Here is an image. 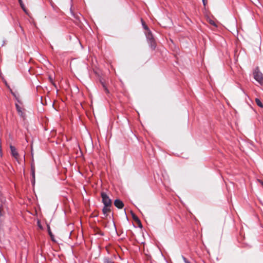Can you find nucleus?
I'll return each instance as SVG.
<instances>
[{"mask_svg": "<svg viewBox=\"0 0 263 263\" xmlns=\"http://www.w3.org/2000/svg\"><path fill=\"white\" fill-rule=\"evenodd\" d=\"M183 260L184 261L185 263H191L185 257H183Z\"/></svg>", "mask_w": 263, "mask_h": 263, "instance_id": "dca6fc26", "label": "nucleus"}, {"mask_svg": "<svg viewBox=\"0 0 263 263\" xmlns=\"http://www.w3.org/2000/svg\"><path fill=\"white\" fill-rule=\"evenodd\" d=\"M132 214V217H133V219H134V220L137 223V224H138L139 227L142 228V223H141L140 220H139V219L138 218V217L135 214H134L133 213Z\"/></svg>", "mask_w": 263, "mask_h": 263, "instance_id": "0eeeda50", "label": "nucleus"}, {"mask_svg": "<svg viewBox=\"0 0 263 263\" xmlns=\"http://www.w3.org/2000/svg\"><path fill=\"white\" fill-rule=\"evenodd\" d=\"M101 197L102 198V202L104 205L106 206H111L112 204L111 200L108 196L104 192L101 193Z\"/></svg>", "mask_w": 263, "mask_h": 263, "instance_id": "f03ea898", "label": "nucleus"}, {"mask_svg": "<svg viewBox=\"0 0 263 263\" xmlns=\"http://www.w3.org/2000/svg\"><path fill=\"white\" fill-rule=\"evenodd\" d=\"M202 2H203V4L204 6H205L206 5V2H205V0H202Z\"/></svg>", "mask_w": 263, "mask_h": 263, "instance_id": "f3484780", "label": "nucleus"}, {"mask_svg": "<svg viewBox=\"0 0 263 263\" xmlns=\"http://www.w3.org/2000/svg\"><path fill=\"white\" fill-rule=\"evenodd\" d=\"M255 101L258 106H259L261 108H263V104L261 103V102L259 99L256 98L255 99Z\"/></svg>", "mask_w": 263, "mask_h": 263, "instance_id": "1a4fd4ad", "label": "nucleus"}, {"mask_svg": "<svg viewBox=\"0 0 263 263\" xmlns=\"http://www.w3.org/2000/svg\"><path fill=\"white\" fill-rule=\"evenodd\" d=\"M16 108L17 110V111L18 112V114L20 116H21L23 119L25 118V112L24 111V109L20 106L18 104H15Z\"/></svg>", "mask_w": 263, "mask_h": 263, "instance_id": "39448f33", "label": "nucleus"}, {"mask_svg": "<svg viewBox=\"0 0 263 263\" xmlns=\"http://www.w3.org/2000/svg\"><path fill=\"white\" fill-rule=\"evenodd\" d=\"M114 205L115 206H116L117 208L121 209L124 206V203L123 202L120 200V199H116L114 201Z\"/></svg>", "mask_w": 263, "mask_h": 263, "instance_id": "423d86ee", "label": "nucleus"}, {"mask_svg": "<svg viewBox=\"0 0 263 263\" xmlns=\"http://www.w3.org/2000/svg\"><path fill=\"white\" fill-rule=\"evenodd\" d=\"M2 210H3V209L1 207H0V216H1L2 215L1 214V212Z\"/></svg>", "mask_w": 263, "mask_h": 263, "instance_id": "a211bd4d", "label": "nucleus"}, {"mask_svg": "<svg viewBox=\"0 0 263 263\" xmlns=\"http://www.w3.org/2000/svg\"><path fill=\"white\" fill-rule=\"evenodd\" d=\"M103 261L104 263H114V261L109 258H105Z\"/></svg>", "mask_w": 263, "mask_h": 263, "instance_id": "9b49d317", "label": "nucleus"}, {"mask_svg": "<svg viewBox=\"0 0 263 263\" xmlns=\"http://www.w3.org/2000/svg\"><path fill=\"white\" fill-rule=\"evenodd\" d=\"M10 148L11 150V153L13 157H14V158L16 159V160L18 162V163H20V160H19V155L15 148V147L14 146L10 145Z\"/></svg>", "mask_w": 263, "mask_h": 263, "instance_id": "20e7f679", "label": "nucleus"}, {"mask_svg": "<svg viewBox=\"0 0 263 263\" xmlns=\"http://www.w3.org/2000/svg\"><path fill=\"white\" fill-rule=\"evenodd\" d=\"M110 206H106L104 205L102 210V212L104 215H105V217H106L107 216V214L110 212Z\"/></svg>", "mask_w": 263, "mask_h": 263, "instance_id": "6e6552de", "label": "nucleus"}, {"mask_svg": "<svg viewBox=\"0 0 263 263\" xmlns=\"http://www.w3.org/2000/svg\"><path fill=\"white\" fill-rule=\"evenodd\" d=\"M18 2L22 9L24 10V12H26V9L25 7L24 4L23 3L22 0H18Z\"/></svg>", "mask_w": 263, "mask_h": 263, "instance_id": "9d476101", "label": "nucleus"}, {"mask_svg": "<svg viewBox=\"0 0 263 263\" xmlns=\"http://www.w3.org/2000/svg\"><path fill=\"white\" fill-rule=\"evenodd\" d=\"M102 85H103V88L104 89V90H105V92L106 93H109L108 89L107 88V87L105 86V85L104 84H102Z\"/></svg>", "mask_w": 263, "mask_h": 263, "instance_id": "ddd939ff", "label": "nucleus"}, {"mask_svg": "<svg viewBox=\"0 0 263 263\" xmlns=\"http://www.w3.org/2000/svg\"><path fill=\"white\" fill-rule=\"evenodd\" d=\"M50 237H51V238L52 240L54 241V240L53 239V236H50Z\"/></svg>", "mask_w": 263, "mask_h": 263, "instance_id": "6ab92c4d", "label": "nucleus"}, {"mask_svg": "<svg viewBox=\"0 0 263 263\" xmlns=\"http://www.w3.org/2000/svg\"><path fill=\"white\" fill-rule=\"evenodd\" d=\"M49 80L50 82L51 83H52V84L54 85V86L55 87H57L56 85H55V84L54 83L53 80V79L52 78V77H50V76H49Z\"/></svg>", "mask_w": 263, "mask_h": 263, "instance_id": "f8f14e48", "label": "nucleus"}, {"mask_svg": "<svg viewBox=\"0 0 263 263\" xmlns=\"http://www.w3.org/2000/svg\"><path fill=\"white\" fill-rule=\"evenodd\" d=\"M210 23L211 24L213 25V26H216L215 23L213 21H210Z\"/></svg>", "mask_w": 263, "mask_h": 263, "instance_id": "2eb2a0df", "label": "nucleus"}, {"mask_svg": "<svg viewBox=\"0 0 263 263\" xmlns=\"http://www.w3.org/2000/svg\"><path fill=\"white\" fill-rule=\"evenodd\" d=\"M32 174H33V175L34 176V171H33Z\"/></svg>", "mask_w": 263, "mask_h": 263, "instance_id": "aec40b11", "label": "nucleus"}, {"mask_svg": "<svg viewBox=\"0 0 263 263\" xmlns=\"http://www.w3.org/2000/svg\"><path fill=\"white\" fill-rule=\"evenodd\" d=\"M253 77L256 81L259 83H261L263 80L262 73L259 71L258 67L256 68L253 71Z\"/></svg>", "mask_w": 263, "mask_h": 263, "instance_id": "f257e3e1", "label": "nucleus"}, {"mask_svg": "<svg viewBox=\"0 0 263 263\" xmlns=\"http://www.w3.org/2000/svg\"><path fill=\"white\" fill-rule=\"evenodd\" d=\"M146 37L152 49H155L156 47V44L152 34L151 32H148L146 34Z\"/></svg>", "mask_w": 263, "mask_h": 263, "instance_id": "7ed1b4c3", "label": "nucleus"}, {"mask_svg": "<svg viewBox=\"0 0 263 263\" xmlns=\"http://www.w3.org/2000/svg\"><path fill=\"white\" fill-rule=\"evenodd\" d=\"M48 233H49V235L50 236H53V234L52 233L50 228V227L49 226H48Z\"/></svg>", "mask_w": 263, "mask_h": 263, "instance_id": "4468645a", "label": "nucleus"}]
</instances>
